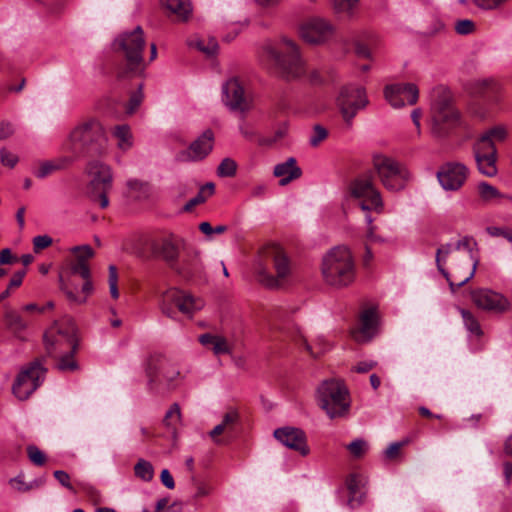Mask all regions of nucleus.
<instances>
[{
	"label": "nucleus",
	"instance_id": "nucleus-1",
	"mask_svg": "<svg viewBox=\"0 0 512 512\" xmlns=\"http://www.w3.org/2000/svg\"><path fill=\"white\" fill-rule=\"evenodd\" d=\"M46 353L49 357L57 359L56 367L60 371H75L78 364L74 355L78 350L76 326L72 319L64 318L55 321L43 336Z\"/></svg>",
	"mask_w": 512,
	"mask_h": 512
},
{
	"label": "nucleus",
	"instance_id": "nucleus-2",
	"mask_svg": "<svg viewBox=\"0 0 512 512\" xmlns=\"http://www.w3.org/2000/svg\"><path fill=\"white\" fill-rule=\"evenodd\" d=\"M429 117L430 133L437 139L448 138L461 126V113L449 88L443 85L433 88Z\"/></svg>",
	"mask_w": 512,
	"mask_h": 512
},
{
	"label": "nucleus",
	"instance_id": "nucleus-3",
	"mask_svg": "<svg viewBox=\"0 0 512 512\" xmlns=\"http://www.w3.org/2000/svg\"><path fill=\"white\" fill-rule=\"evenodd\" d=\"M257 281L273 289L282 286L292 272V264L285 250L278 244L264 246L255 263Z\"/></svg>",
	"mask_w": 512,
	"mask_h": 512
},
{
	"label": "nucleus",
	"instance_id": "nucleus-4",
	"mask_svg": "<svg viewBox=\"0 0 512 512\" xmlns=\"http://www.w3.org/2000/svg\"><path fill=\"white\" fill-rule=\"evenodd\" d=\"M146 42L144 32L137 26L131 32L120 34L114 41L115 50L123 57V64L117 71L119 79L141 76L146 68L143 52Z\"/></svg>",
	"mask_w": 512,
	"mask_h": 512
},
{
	"label": "nucleus",
	"instance_id": "nucleus-5",
	"mask_svg": "<svg viewBox=\"0 0 512 512\" xmlns=\"http://www.w3.org/2000/svg\"><path fill=\"white\" fill-rule=\"evenodd\" d=\"M147 388L155 394H166L177 388L181 380L179 367L163 354H152L144 363Z\"/></svg>",
	"mask_w": 512,
	"mask_h": 512
},
{
	"label": "nucleus",
	"instance_id": "nucleus-6",
	"mask_svg": "<svg viewBox=\"0 0 512 512\" xmlns=\"http://www.w3.org/2000/svg\"><path fill=\"white\" fill-rule=\"evenodd\" d=\"M321 272L330 286L342 288L350 285L355 279V263L350 250L337 246L328 251L322 259Z\"/></svg>",
	"mask_w": 512,
	"mask_h": 512
},
{
	"label": "nucleus",
	"instance_id": "nucleus-7",
	"mask_svg": "<svg viewBox=\"0 0 512 512\" xmlns=\"http://www.w3.org/2000/svg\"><path fill=\"white\" fill-rule=\"evenodd\" d=\"M262 55L272 61L288 79L298 78L305 73L304 62L296 44L286 37L277 43L266 41L262 46Z\"/></svg>",
	"mask_w": 512,
	"mask_h": 512
},
{
	"label": "nucleus",
	"instance_id": "nucleus-8",
	"mask_svg": "<svg viewBox=\"0 0 512 512\" xmlns=\"http://www.w3.org/2000/svg\"><path fill=\"white\" fill-rule=\"evenodd\" d=\"M107 138L101 123L89 119L78 124L69 134V150L83 155H102L106 151Z\"/></svg>",
	"mask_w": 512,
	"mask_h": 512
},
{
	"label": "nucleus",
	"instance_id": "nucleus-9",
	"mask_svg": "<svg viewBox=\"0 0 512 512\" xmlns=\"http://www.w3.org/2000/svg\"><path fill=\"white\" fill-rule=\"evenodd\" d=\"M319 407L330 419L344 418L351 407L350 393L340 379H327L320 383L316 391Z\"/></svg>",
	"mask_w": 512,
	"mask_h": 512
},
{
	"label": "nucleus",
	"instance_id": "nucleus-10",
	"mask_svg": "<svg viewBox=\"0 0 512 512\" xmlns=\"http://www.w3.org/2000/svg\"><path fill=\"white\" fill-rule=\"evenodd\" d=\"M507 137V130L497 125L483 133L475 142L473 151L478 170L487 177L497 174L496 143L503 142Z\"/></svg>",
	"mask_w": 512,
	"mask_h": 512
},
{
	"label": "nucleus",
	"instance_id": "nucleus-11",
	"mask_svg": "<svg viewBox=\"0 0 512 512\" xmlns=\"http://www.w3.org/2000/svg\"><path fill=\"white\" fill-rule=\"evenodd\" d=\"M85 172L91 178V198L102 209L109 205L108 194L113 186L111 167L100 160H91L87 163Z\"/></svg>",
	"mask_w": 512,
	"mask_h": 512
},
{
	"label": "nucleus",
	"instance_id": "nucleus-12",
	"mask_svg": "<svg viewBox=\"0 0 512 512\" xmlns=\"http://www.w3.org/2000/svg\"><path fill=\"white\" fill-rule=\"evenodd\" d=\"M203 307L204 302L201 298L194 297L192 294L178 288H170L165 291L160 301L162 313L170 318H175V308L182 314L191 318Z\"/></svg>",
	"mask_w": 512,
	"mask_h": 512
},
{
	"label": "nucleus",
	"instance_id": "nucleus-13",
	"mask_svg": "<svg viewBox=\"0 0 512 512\" xmlns=\"http://www.w3.org/2000/svg\"><path fill=\"white\" fill-rule=\"evenodd\" d=\"M373 167L383 186L391 191L403 189L410 177L409 172L403 165L383 154L373 156Z\"/></svg>",
	"mask_w": 512,
	"mask_h": 512
},
{
	"label": "nucleus",
	"instance_id": "nucleus-14",
	"mask_svg": "<svg viewBox=\"0 0 512 512\" xmlns=\"http://www.w3.org/2000/svg\"><path fill=\"white\" fill-rule=\"evenodd\" d=\"M46 369L36 360L22 368L12 386L13 394L19 400H26L42 384Z\"/></svg>",
	"mask_w": 512,
	"mask_h": 512
},
{
	"label": "nucleus",
	"instance_id": "nucleus-15",
	"mask_svg": "<svg viewBox=\"0 0 512 512\" xmlns=\"http://www.w3.org/2000/svg\"><path fill=\"white\" fill-rule=\"evenodd\" d=\"M368 103L365 88L355 84L344 86L337 98L341 115L348 125H351L358 111L365 108Z\"/></svg>",
	"mask_w": 512,
	"mask_h": 512
},
{
	"label": "nucleus",
	"instance_id": "nucleus-16",
	"mask_svg": "<svg viewBox=\"0 0 512 512\" xmlns=\"http://www.w3.org/2000/svg\"><path fill=\"white\" fill-rule=\"evenodd\" d=\"M351 194L362 199L360 207L363 211L375 210L380 212L383 207L380 192L376 189L371 175H363L355 179L350 186Z\"/></svg>",
	"mask_w": 512,
	"mask_h": 512
},
{
	"label": "nucleus",
	"instance_id": "nucleus-17",
	"mask_svg": "<svg viewBox=\"0 0 512 512\" xmlns=\"http://www.w3.org/2000/svg\"><path fill=\"white\" fill-rule=\"evenodd\" d=\"M183 244V239L174 234H168L152 240L150 247L152 254L165 261L172 269L180 256V248Z\"/></svg>",
	"mask_w": 512,
	"mask_h": 512
},
{
	"label": "nucleus",
	"instance_id": "nucleus-18",
	"mask_svg": "<svg viewBox=\"0 0 512 512\" xmlns=\"http://www.w3.org/2000/svg\"><path fill=\"white\" fill-rule=\"evenodd\" d=\"M334 34L333 25L320 17H313L304 22L300 27L301 38L309 44H323Z\"/></svg>",
	"mask_w": 512,
	"mask_h": 512
},
{
	"label": "nucleus",
	"instance_id": "nucleus-19",
	"mask_svg": "<svg viewBox=\"0 0 512 512\" xmlns=\"http://www.w3.org/2000/svg\"><path fill=\"white\" fill-rule=\"evenodd\" d=\"M464 248L467 250L465 253H457L451 257L450 275L457 280V287L465 285L474 276L478 264V260L472 257L470 244L468 248Z\"/></svg>",
	"mask_w": 512,
	"mask_h": 512
},
{
	"label": "nucleus",
	"instance_id": "nucleus-20",
	"mask_svg": "<svg viewBox=\"0 0 512 512\" xmlns=\"http://www.w3.org/2000/svg\"><path fill=\"white\" fill-rule=\"evenodd\" d=\"M384 96L391 106L401 108L406 104H416L419 98V90L413 83L391 84L385 87Z\"/></svg>",
	"mask_w": 512,
	"mask_h": 512
},
{
	"label": "nucleus",
	"instance_id": "nucleus-21",
	"mask_svg": "<svg viewBox=\"0 0 512 512\" xmlns=\"http://www.w3.org/2000/svg\"><path fill=\"white\" fill-rule=\"evenodd\" d=\"M468 177V168L458 162L444 164L437 172V178L443 189L457 191L465 183Z\"/></svg>",
	"mask_w": 512,
	"mask_h": 512
},
{
	"label": "nucleus",
	"instance_id": "nucleus-22",
	"mask_svg": "<svg viewBox=\"0 0 512 512\" xmlns=\"http://www.w3.org/2000/svg\"><path fill=\"white\" fill-rule=\"evenodd\" d=\"M473 303L482 310L501 313L508 309L509 301L500 293L486 288L471 291Z\"/></svg>",
	"mask_w": 512,
	"mask_h": 512
},
{
	"label": "nucleus",
	"instance_id": "nucleus-23",
	"mask_svg": "<svg viewBox=\"0 0 512 512\" xmlns=\"http://www.w3.org/2000/svg\"><path fill=\"white\" fill-rule=\"evenodd\" d=\"M213 142L214 134L208 129L193 141L188 149L179 152L177 154V160L180 162L202 160L212 151Z\"/></svg>",
	"mask_w": 512,
	"mask_h": 512
},
{
	"label": "nucleus",
	"instance_id": "nucleus-24",
	"mask_svg": "<svg viewBox=\"0 0 512 512\" xmlns=\"http://www.w3.org/2000/svg\"><path fill=\"white\" fill-rule=\"evenodd\" d=\"M223 101L232 111L245 112L249 109L250 103L245 91L237 78L228 80L223 85Z\"/></svg>",
	"mask_w": 512,
	"mask_h": 512
},
{
	"label": "nucleus",
	"instance_id": "nucleus-25",
	"mask_svg": "<svg viewBox=\"0 0 512 512\" xmlns=\"http://www.w3.org/2000/svg\"><path fill=\"white\" fill-rule=\"evenodd\" d=\"M274 437L286 447L298 451L303 456L309 453L305 434L298 428H278L274 431Z\"/></svg>",
	"mask_w": 512,
	"mask_h": 512
},
{
	"label": "nucleus",
	"instance_id": "nucleus-26",
	"mask_svg": "<svg viewBox=\"0 0 512 512\" xmlns=\"http://www.w3.org/2000/svg\"><path fill=\"white\" fill-rule=\"evenodd\" d=\"M469 245V239L463 238L458 240L455 244H445L442 245L440 248L437 249L436 252V265L439 270V272L445 277V279L449 282V286L453 292L456 291L457 287V281L454 282L452 280V276L450 275V272L445 268V263L447 258L454 253H457L461 250V247H467Z\"/></svg>",
	"mask_w": 512,
	"mask_h": 512
},
{
	"label": "nucleus",
	"instance_id": "nucleus-27",
	"mask_svg": "<svg viewBox=\"0 0 512 512\" xmlns=\"http://www.w3.org/2000/svg\"><path fill=\"white\" fill-rule=\"evenodd\" d=\"M202 261L197 250H187L180 260L177 259L172 269L184 279H191L202 271Z\"/></svg>",
	"mask_w": 512,
	"mask_h": 512
},
{
	"label": "nucleus",
	"instance_id": "nucleus-28",
	"mask_svg": "<svg viewBox=\"0 0 512 512\" xmlns=\"http://www.w3.org/2000/svg\"><path fill=\"white\" fill-rule=\"evenodd\" d=\"M240 415L237 410L230 409L227 411L222 418L221 423L216 425L209 433L210 437L216 444H222L224 441L219 436L225 434L232 436L239 425Z\"/></svg>",
	"mask_w": 512,
	"mask_h": 512
},
{
	"label": "nucleus",
	"instance_id": "nucleus-29",
	"mask_svg": "<svg viewBox=\"0 0 512 512\" xmlns=\"http://www.w3.org/2000/svg\"><path fill=\"white\" fill-rule=\"evenodd\" d=\"M376 331V313L373 309L365 310L360 316V325L352 332L358 342L369 341Z\"/></svg>",
	"mask_w": 512,
	"mask_h": 512
},
{
	"label": "nucleus",
	"instance_id": "nucleus-30",
	"mask_svg": "<svg viewBox=\"0 0 512 512\" xmlns=\"http://www.w3.org/2000/svg\"><path fill=\"white\" fill-rule=\"evenodd\" d=\"M199 342L217 356L231 354L233 351L232 344L222 335L205 333L199 336Z\"/></svg>",
	"mask_w": 512,
	"mask_h": 512
},
{
	"label": "nucleus",
	"instance_id": "nucleus-31",
	"mask_svg": "<svg viewBox=\"0 0 512 512\" xmlns=\"http://www.w3.org/2000/svg\"><path fill=\"white\" fill-rule=\"evenodd\" d=\"M273 174L275 177L280 178L279 184L285 186L291 181L298 179L302 171L297 166L295 158H288L285 162L279 163L274 167Z\"/></svg>",
	"mask_w": 512,
	"mask_h": 512
},
{
	"label": "nucleus",
	"instance_id": "nucleus-32",
	"mask_svg": "<svg viewBox=\"0 0 512 512\" xmlns=\"http://www.w3.org/2000/svg\"><path fill=\"white\" fill-rule=\"evenodd\" d=\"M161 5L169 11L176 21L185 22L192 14L190 0H160Z\"/></svg>",
	"mask_w": 512,
	"mask_h": 512
},
{
	"label": "nucleus",
	"instance_id": "nucleus-33",
	"mask_svg": "<svg viewBox=\"0 0 512 512\" xmlns=\"http://www.w3.org/2000/svg\"><path fill=\"white\" fill-rule=\"evenodd\" d=\"M84 284L82 286V292L84 293L83 297H80L75 293V291L71 287V283H69V280H65L64 276L60 275V288L61 290L66 294L68 300L72 303L76 304H83L86 302L87 297L92 293L93 291V283L90 278H84Z\"/></svg>",
	"mask_w": 512,
	"mask_h": 512
},
{
	"label": "nucleus",
	"instance_id": "nucleus-34",
	"mask_svg": "<svg viewBox=\"0 0 512 512\" xmlns=\"http://www.w3.org/2000/svg\"><path fill=\"white\" fill-rule=\"evenodd\" d=\"M349 491L348 504L351 508L360 506L365 498L366 492L362 490L364 484L358 475H350L346 481Z\"/></svg>",
	"mask_w": 512,
	"mask_h": 512
},
{
	"label": "nucleus",
	"instance_id": "nucleus-35",
	"mask_svg": "<svg viewBox=\"0 0 512 512\" xmlns=\"http://www.w3.org/2000/svg\"><path fill=\"white\" fill-rule=\"evenodd\" d=\"M478 194L482 202L485 204L497 203L503 199L512 201V196L502 194L496 187L487 182L478 184Z\"/></svg>",
	"mask_w": 512,
	"mask_h": 512
},
{
	"label": "nucleus",
	"instance_id": "nucleus-36",
	"mask_svg": "<svg viewBox=\"0 0 512 512\" xmlns=\"http://www.w3.org/2000/svg\"><path fill=\"white\" fill-rule=\"evenodd\" d=\"M5 318L7 328L13 335L22 341L26 340L25 331L27 329V323L24 319L16 312H8Z\"/></svg>",
	"mask_w": 512,
	"mask_h": 512
},
{
	"label": "nucleus",
	"instance_id": "nucleus-37",
	"mask_svg": "<svg viewBox=\"0 0 512 512\" xmlns=\"http://www.w3.org/2000/svg\"><path fill=\"white\" fill-rule=\"evenodd\" d=\"M500 89L499 84L493 79H483L475 82L474 92L486 97L493 99Z\"/></svg>",
	"mask_w": 512,
	"mask_h": 512
},
{
	"label": "nucleus",
	"instance_id": "nucleus-38",
	"mask_svg": "<svg viewBox=\"0 0 512 512\" xmlns=\"http://www.w3.org/2000/svg\"><path fill=\"white\" fill-rule=\"evenodd\" d=\"M128 195L135 200H144L149 197L150 187L148 183L139 180L127 181Z\"/></svg>",
	"mask_w": 512,
	"mask_h": 512
},
{
	"label": "nucleus",
	"instance_id": "nucleus-39",
	"mask_svg": "<svg viewBox=\"0 0 512 512\" xmlns=\"http://www.w3.org/2000/svg\"><path fill=\"white\" fill-rule=\"evenodd\" d=\"M181 419V411L180 407L177 403H174L170 406L168 411L166 412L163 424L164 426L171 431L173 435L176 434V427Z\"/></svg>",
	"mask_w": 512,
	"mask_h": 512
},
{
	"label": "nucleus",
	"instance_id": "nucleus-40",
	"mask_svg": "<svg viewBox=\"0 0 512 512\" xmlns=\"http://www.w3.org/2000/svg\"><path fill=\"white\" fill-rule=\"evenodd\" d=\"M214 190L215 186L213 183H207L202 186L198 194L186 203L185 211H191L195 206L205 202L214 193Z\"/></svg>",
	"mask_w": 512,
	"mask_h": 512
},
{
	"label": "nucleus",
	"instance_id": "nucleus-41",
	"mask_svg": "<svg viewBox=\"0 0 512 512\" xmlns=\"http://www.w3.org/2000/svg\"><path fill=\"white\" fill-rule=\"evenodd\" d=\"M114 137L118 140V147L127 150L132 146V134L128 125H118L113 131Z\"/></svg>",
	"mask_w": 512,
	"mask_h": 512
},
{
	"label": "nucleus",
	"instance_id": "nucleus-42",
	"mask_svg": "<svg viewBox=\"0 0 512 512\" xmlns=\"http://www.w3.org/2000/svg\"><path fill=\"white\" fill-rule=\"evenodd\" d=\"M459 311L462 316L465 328L471 334H474L478 337L481 336L483 334V331L481 329L478 319L470 311L466 309L460 308Z\"/></svg>",
	"mask_w": 512,
	"mask_h": 512
},
{
	"label": "nucleus",
	"instance_id": "nucleus-43",
	"mask_svg": "<svg viewBox=\"0 0 512 512\" xmlns=\"http://www.w3.org/2000/svg\"><path fill=\"white\" fill-rule=\"evenodd\" d=\"M63 163H64V161H62V160L42 162V163H40L38 168L34 171V175L37 178L43 179V178L51 175L55 171H58L61 168H63V166H64Z\"/></svg>",
	"mask_w": 512,
	"mask_h": 512
},
{
	"label": "nucleus",
	"instance_id": "nucleus-44",
	"mask_svg": "<svg viewBox=\"0 0 512 512\" xmlns=\"http://www.w3.org/2000/svg\"><path fill=\"white\" fill-rule=\"evenodd\" d=\"M135 475L141 480L148 482L153 479L154 469L150 462L140 459L134 467Z\"/></svg>",
	"mask_w": 512,
	"mask_h": 512
},
{
	"label": "nucleus",
	"instance_id": "nucleus-45",
	"mask_svg": "<svg viewBox=\"0 0 512 512\" xmlns=\"http://www.w3.org/2000/svg\"><path fill=\"white\" fill-rule=\"evenodd\" d=\"M70 252L75 256L76 262L87 263V261L94 257L95 252L90 245H79L70 248Z\"/></svg>",
	"mask_w": 512,
	"mask_h": 512
},
{
	"label": "nucleus",
	"instance_id": "nucleus-46",
	"mask_svg": "<svg viewBox=\"0 0 512 512\" xmlns=\"http://www.w3.org/2000/svg\"><path fill=\"white\" fill-rule=\"evenodd\" d=\"M359 0H333L336 13L351 16L357 7Z\"/></svg>",
	"mask_w": 512,
	"mask_h": 512
},
{
	"label": "nucleus",
	"instance_id": "nucleus-47",
	"mask_svg": "<svg viewBox=\"0 0 512 512\" xmlns=\"http://www.w3.org/2000/svg\"><path fill=\"white\" fill-rule=\"evenodd\" d=\"M69 277L66 280L70 281L72 276L79 275L82 279L90 278L91 272L88 263L72 261L69 265Z\"/></svg>",
	"mask_w": 512,
	"mask_h": 512
},
{
	"label": "nucleus",
	"instance_id": "nucleus-48",
	"mask_svg": "<svg viewBox=\"0 0 512 512\" xmlns=\"http://www.w3.org/2000/svg\"><path fill=\"white\" fill-rule=\"evenodd\" d=\"M237 164L231 158H225L217 168V174L220 177H232L236 174Z\"/></svg>",
	"mask_w": 512,
	"mask_h": 512
},
{
	"label": "nucleus",
	"instance_id": "nucleus-49",
	"mask_svg": "<svg viewBox=\"0 0 512 512\" xmlns=\"http://www.w3.org/2000/svg\"><path fill=\"white\" fill-rule=\"evenodd\" d=\"M347 449L353 457L360 458L367 452L368 443L363 439H355L347 445Z\"/></svg>",
	"mask_w": 512,
	"mask_h": 512
},
{
	"label": "nucleus",
	"instance_id": "nucleus-50",
	"mask_svg": "<svg viewBox=\"0 0 512 512\" xmlns=\"http://www.w3.org/2000/svg\"><path fill=\"white\" fill-rule=\"evenodd\" d=\"M142 84L139 85L137 91L131 94L126 106V113L133 114L143 101Z\"/></svg>",
	"mask_w": 512,
	"mask_h": 512
},
{
	"label": "nucleus",
	"instance_id": "nucleus-51",
	"mask_svg": "<svg viewBox=\"0 0 512 512\" xmlns=\"http://www.w3.org/2000/svg\"><path fill=\"white\" fill-rule=\"evenodd\" d=\"M197 48L208 56H213L218 51V42L215 38H209L207 41L199 40Z\"/></svg>",
	"mask_w": 512,
	"mask_h": 512
},
{
	"label": "nucleus",
	"instance_id": "nucleus-52",
	"mask_svg": "<svg viewBox=\"0 0 512 512\" xmlns=\"http://www.w3.org/2000/svg\"><path fill=\"white\" fill-rule=\"evenodd\" d=\"M27 454L30 461L37 466H43L46 462L45 454L34 445L27 447Z\"/></svg>",
	"mask_w": 512,
	"mask_h": 512
},
{
	"label": "nucleus",
	"instance_id": "nucleus-53",
	"mask_svg": "<svg viewBox=\"0 0 512 512\" xmlns=\"http://www.w3.org/2000/svg\"><path fill=\"white\" fill-rule=\"evenodd\" d=\"M328 136V131L321 125H315L310 136L309 143L313 147H317Z\"/></svg>",
	"mask_w": 512,
	"mask_h": 512
},
{
	"label": "nucleus",
	"instance_id": "nucleus-54",
	"mask_svg": "<svg viewBox=\"0 0 512 512\" xmlns=\"http://www.w3.org/2000/svg\"><path fill=\"white\" fill-rule=\"evenodd\" d=\"M109 290L111 297L113 299L119 298V290H118V275H117V269L115 266L111 265L109 266Z\"/></svg>",
	"mask_w": 512,
	"mask_h": 512
},
{
	"label": "nucleus",
	"instance_id": "nucleus-55",
	"mask_svg": "<svg viewBox=\"0 0 512 512\" xmlns=\"http://www.w3.org/2000/svg\"><path fill=\"white\" fill-rule=\"evenodd\" d=\"M475 30V23L469 19H462L455 23V31L460 35H468Z\"/></svg>",
	"mask_w": 512,
	"mask_h": 512
},
{
	"label": "nucleus",
	"instance_id": "nucleus-56",
	"mask_svg": "<svg viewBox=\"0 0 512 512\" xmlns=\"http://www.w3.org/2000/svg\"><path fill=\"white\" fill-rule=\"evenodd\" d=\"M408 440L391 443L385 450V457L389 460L397 458L400 454L401 449L408 444Z\"/></svg>",
	"mask_w": 512,
	"mask_h": 512
},
{
	"label": "nucleus",
	"instance_id": "nucleus-57",
	"mask_svg": "<svg viewBox=\"0 0 512 512\" xmlns=\"http://www.w3.org/2000/svg\"><path fill=\"white\" fill-rule=\"evenodd\" d=\"M52 238L49 235H38L33 238V249L34 252L38 253L39 251L48 248L52 245Z\"/></svg>",
	"mask_w": 512,
	"mask_h": 512
},
{
	"label": "nucleus",
	"instance_id": "nucleus-58",
	"mask_svg": "<svg viewBox=\"0 0 512 512\" xmlns=\"http://www.w3.org/2000/svg\"><path fill=\"white\" fill-rule=\"evenodd\" d=\"M508 0H473L474 4L483 10H494L500 8Z\"/></svg>",
	"mask_w": 512,
	"mask_h": 512
},
{
	"label": "nucleus",
	"instance_id": "nucleus-59",
	"mask_svg": "<svg viewBox=\"0 0 512 512\" xmlns=\"http://www.w3.org/2000/svg\"><path fill=\"white\" fill-rule=\"evenodd\" d=\"M0 161L2 165L13 168L18 162V157L6 148H2L0 150Z\"/></svg>",
	"mask_w": 512,
	"mask_h": 512
},
{
	"label": "nucleus",
	"instance_id": "nucleus-60",
	"mask_svg": "<svg viewBox=\"0 0 512 512\" xmlns=\"http://www.w3.org/2000/svg\"><path fill=\"white\" fill-rule=\"evenodd\" d=\"M487 233L493 237L502 236L506 238L509 242H512V229H504L496 226H489L486 228Z\"/></svg>",
	"mask_w": 512,
	"mask_h": 512
},
{
	"label": "nucleus",
	"instance_id": "nucleus-61",
	"mask_svg": "<svg viewBox=\"0 0 512 512\" xmlns=\"http://www.w3.org/2000/svg\"><path fill=\"white\" fill-rule=\"evenodd\" d=\"M54 477L57 479V481L65 488L69 489L73 493H76L74 487L72 486L70 482V476L67 472L63 470H56L54 472Z\"/></svg>",
	"mask_w": 512,
	"mask_h": 512
},
{
	"label": "nucleus",
	"instance_id": "nucleus-62",
	"mask_svg": "<svg viewBox=\"0 0 512 512\" xmlns=\"http://www.w3.org/2000/svg\"><path fill=\"white\" fill-rule=\"evenodd\" d=\"M15 132L14 125L8 121H2L0 123V141L11 137Z\"/></svg>",
	"mask_w": 512,
	"mask_h": 512
},
{
	"label": "nucleus",
	"instance_id": "nucleus-63",
	"mask_svg": "<svg viewBox=\"0 0 512 512\" xmlns=\"http://www.w3.org/2000/svg\"><path fill=\"white\" fill-rule=\"evenodd\" d=\"M160 479H161L162 484L166 488L173 489L175 487L174 479H173L172 475L170 474V472L167 469H163L162 470L161 475H160Z\"/></svg>",
	"mask_w": 512,
	"mask_h": 512
},
{
	"label": "nucleus",
	"instance_id": "nucleus-64",
	"mask_svg": "<svg viewBox=\"0 0 512 512\" xmlns=\"http://www.w3.org/2000/svg\"><path fill=\"white\" fill-rule=\"evenodd\" d=\"M17 261V258L12 255V252L9 248L2 249L0 251V264H11Z\"/></svg>",
	"mask_w": 512,
	"mask_h": 512
}]
</instances>
